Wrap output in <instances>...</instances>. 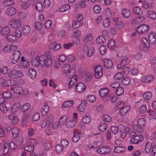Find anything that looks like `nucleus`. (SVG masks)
Instances as JSON below:
<instances>
[{"label": "nucleus", "mask_w": 156, "mask_h": 156, "mask_svg": "<svg viewBox=\"0 0 156 156\" xmlns=\"http://www.w3.org/2000/svg\"><path fill=\"white\" fill-rule=\"evenodd\" d=\"M21 104L20 103H16L14 104L11 107V109L12 112L18 111L20 108Z\"/></svg>", "instance_id": "obj_37"}, {"label": "nucleus", "mask_w": 156, "mask_h": 156, "mask_svg": "<svg viewBox=\"0 0 156 156\" xmlns=\"http://www.w3.org/2000/svg\"><path fill=\"white\" fill-rule=\"evenodd\" d=\"M148 39L150 43L152 44L156 43V34L153 32L150 33L148 36Z\"/></svg>", "instance_id": "obj_20"}, {"label": "nucleus", "mask_w": 156, "mask_h": 156, "mask_svg": "<svg viewBox=\"0 0 156 156\" xmlns=\"http://www.w3.org/2000/svg\"><path fill=\"white\" fill-rule=\"evenodd\" d=\"M36 9L38 11H42L43 9L42 5L40 2H37L35 5Z\"/></svg>", "instance_id": "obj_63"}, {"label": "nucleus", "mask_w": 156, "mask_h": 156, "mask_svg": "<svg viewBox=\"0 0 156 156\" xmlns=\"http://www.w3.org/2000/svg\"><path fill=\"white\" fill-rule=\"evenodd\" d=\"M94 76L96 78H100L102 75V69L101 66L97 65L94 69Z\"/></svg>", "instance_id": "obj_12"}, {"label": "nucleus", "mask_w": 156, "mask_h": 156, "mask_svg": "<svg viewBox=\"0 0 156 156\" xmlns=\"http://www.w3.org/2000/svg\"><path fill=\"white\" fill-rule=\"evenodd\" d=\"M20 1L23 4L22 5V8L24 9H27L28 7V2L30 0H20Z\"/></svg>", "instance_id": "obj_53"}, {"label": "nucleus", "mask_w": 156, "mask_h": 156, "mask_svg": "<svg viewBox=\"0 0 156 156\" xmlns=\"http://www.w3.org/2000/svg\"><path fill=\"white\" fill-rule=\"evenodd\" d=\"M125 105V103L122 100L119 101L116 104V107L118 109H120Z\"/></svg>", "instance_id": "obj_64"}, {"label": "nucleus", "mask_w": 156, "mask_h": 156, "mask_svg": "<svg viewBox=\"0 0 156 156\" xmlns=\"http://www.w3.org/2000/svg\"><path fill=\"white\" fill-rule=\"evenodd\" d=\"M81 32L80 31L78 30L76 31L73 32V34L71 35V38L74 40L75 39L78 38L81 36Z\"/></svg>", "instance_id": "obj_39"}, {"label": "nucleus", "mask_w": 156, "mask_h": 156, "mask_svg": "<svg viewBox=\"0 0 156 156\" xmlns=\"http://www.w3.org/2000/svg\"><path fill=\"white\" fill-rule=\"evenodd\" d=\"M93 38V36L91 33L87 34L83 38V41L85 42H87L91 41Z\"/></svg>", "instance_id": "obj_36"}, {"label": "nucleus", "mask_w": 156, "mask_h": 156, "mask_svg": "<svg viewBox=\"0 0 156 156\" xmlns=\"http://www.w3.org/2000/svg\"><path fill=\"white\" fill-rule=\"evenodd\" d=\"M87 104V103L85 100L83 101L78 108V111L80 112H83L85 110Z\"/></svg>", "instance_id": "obj_30"}, {"label": "nucleus", "mask_w": 156, "mask_h": 156, "mask_svg": "<svg viewBox=\"0 0 156 156\" xmlns=\"http://www.w3.org/2000/svg\"><path fill=\"white\" fill-rule=\"evenodd\" d=\"M19 129L16 127H14L12 129V135L14 136H17L19 134Z\"/></svg>", "instance_id": "obj_57"}, {"label": "nucleus", "mask_w": 156, "mask_h": 156, "mask_svg": "<svg viewBox=\"0 0 156 156\" xmlns=\"http://www.w3.org/2000/svg\"><path fill=\"white\" fill-rule=\"evenodd\" d=\"M129 130L130 129L129 127H125L122 131H121V136H127L129 135L128 132Z\"/></svg>", "instance_id": "obj_46"}, {"label": "nucleus", "mask_w": 156, "mask_h": 156, "mask_svg": "<svg viewBox=\"0 0 156 156\" xmlns=\"http://www.w3.org/2000/svg\"><path fill=\"white\" fill-rule=\"evenodd\" d=\"M139 2H142L143 7L145 9H150L152 6L151 4L145 1L142 2L141 1H139Z\"/></svg>", "instance_id": "obj_43"}, {"label": "nucleus", "mask_w": 156, "mask_h": 156, "mask_svg": "<svg viewBox=\"0 0 156 156\" xmlns=\"http://www.w3.org/2000/svg\"><path fill=\"white\" fill-rule=\"evenodd\" d=\"M76 123V122L75 120L68 121L65 123V126L68 128H71L73 127Z\"/></svg>", "instance_id": "obj_41"}, {"label": "nucleus", "mask_w": 156, "mask_h": 156, "mask_svg": "<svg viewBox=\"0 0 156 156\" xmlns=\"http://www.w3.org/2000/svg\"><path fill=\"white\" fill-rule=\"evenodd\" d=\"M131 107L129 105L124 106L120 109V112L121 115H124L130 109Z\"/></svg>", "instance_id": "obj_28"}, {"label": "nucleus", "mask_w": 156, "mask_h": 156, "mask_svg": "<svg viewBox=\"0 0 156 156\" xmlns=\"http://www.w3.org/2000/svg\"><path fill=\"white\" fill-rule=\"evenodd\" d=\"M17 15L21 20H24L27 17V14L24 12L20 11L17 13Z\"/></svg>", "instance_id": "obj_50"}, {"label": "nucleus", "mask_w": 156, "mask_h": 156, "mask_svg": "<svg viewBox=\"0 0 156 156\" xmlns=\"http://www.w3.org/2000/svg\"><path fill=\"white\" fill-rule=\"evenodd\" d=\"M149 28L148 26L145 24L141 25L137 27L136 31L139 34H142L147 32Z\"/></svg>", "instance_id": "obj_8"}, {"label": "nucleus", "mask_w": 156, "mask_h": 156, "mask_svg": "<svg viewBox=\"0 0 156 156\" xmlns=\"http://www.w3.org/2000/svg\"><path fill=\"white\" fill-rule=\"evenodd\" d=\"M109 92V90L107 88L101 89L99 91V95L101 97H104L107 95Z\"/></svg>", "instance_id": "obj_29"}, {"label": "nucleus", "mask_w": 156, "mask_h": 156, "mask_svg": "<svg viewBox=\"0 0 156 156\" xmlns=\"http://www.w3.org/2000/svg\"><path fill=\"white\" fill-rule=\"evenodd\" d=\"M83 1L80 2L77 5L78 8L80 9H83L86 8V5Z\"/></svg>", "instance_id": "obj_62"}, {"label": "nucleus", "mask_w": 156, "mask_h": 156, "mask_svg": "<svg viewBox=\"0 0 156 156\" xmlns=\"http://www.w3.org/2000/svg\"><path fill=\"white\" fill-rule=\"evenodd\" d=\"M21 55V52L20 51H15L10 56V59L11 63L12 64H15L19 61Z\"/></svg>", "instance_id": "obj_5"}, {"label": "nucleus", "mask_w": 156, "mask_h": 156, "mask_svg": "<svg viewBox=\"0 0 156 156\" xmlns=\"http://www.w3.org/2000/svg\"><path fill=\"white\" fill-rule=\"evenodd\" d=\"M49 110V107L48 105H44L43 106L41 111V114L44 115L48 113Z\"/></svg>", "instance_id": "obj_59"}, {"label": "nucleus", "mask_w": 156, "mask_h": 156, "mask_svg": "<svg viewBox=\"0 0 156 156\" xmlns=\"http://www.w3.org/2000/svg\"><path fill=\"white\" fill-rule=\"evenodd\" d=\"M30 104L29 103H26L22 105L21 109L24 112H26L30 109Z\"/></svg>", "instance_id": "obj_52"}, {"label": "nucleus", "mask_w": 156, "mask_h": 156, "mask_svg": "<svg viewBox=\"0 0 156 156\" xmlns=\"http://www.w3.org/2000/svg\"><path fill=\"white\" fill-rule=\"evenodd\" d=\"M9 78L12 79H16L23 77L24 76L23 73L19 70L12 69L8 73Z\"/></svg>", "instance_id": "obj_3"}, {"label": "nucleus", "mask_w": 156, "mask_h": 156, "mask_svg": "<svg viewBox=\"0 0 156 156\" xmlns=\"http://www.w3.org/2000/svg\"><path fill=\"white\" fill-rule=\"evenodd\" d=\"M74 103L73 100H67L63 103L62 106L64 108H68L73 106Z\"/></svg>", "instance_id": "obj_35"}, {"label": "nucleus", "mask_w": 156, "mask_h": 156, "mask_svg": "<svg viewBox=\"0 0 156 156\" xmlns=\"http://www.w3.org/2000/svg\"><path fill=\"white\" fill-rule=\"evenodd\" d=\"M153 97L152 93L150 91H146L142 95V99L146 102L147 103Z\"/></svg>", "instance_id": "obj_16"}, {"label": "nucleus", "mask_w": 156, "mask_h": 156, "mask_svg": "<svg viewBox=\"0 0 156 156\" xmlns=\"http://www.w3.org/2000/svg\"><path fill=\"white\" fill-rule=\"evenodd\" d=\"M145 123V119L143 118H141L138 119L137 125H133V128L134 130L140 133L143 131V129L141 126H144Z\"/></svg>", "instance_id": "obj_4"}, {"label": "nucleus", "mask_w": 156, "mask_h": 156, "mask_svg": "<svg viewBox=\"0 0 156 156\" xmlns=\"http://www.w3.org/2000/svg\"><path fill=\"white\" fill-rule=\"evenodd\" d=\"M3 99L5 100L10 98L12 97V94L9 91H6L2 94ZM3 100V101H5Z\"/></svg>", "instance_id": "obj_44"}, {"label": "nucleus", "mask_w": 156, "mask_h": 156, "mask_svg": "<svg viewBox=\"0 0 156 156\" xmlns=\"http://www.w3.org/2000/svg\"><path fill=\"white\" fill-rule=\"evenodd\" d=\"M131 80L127 76H125L123 78L121 81L122 84L124 85H128L130 83Z\"/></svg>", "instance_id": "obj_45"}, {"label": "nucleus", "mask_w": 156, "mask_h": 156, "mask_svg": "<svg viewBox=\"0 0 156 156\" xmlns=\"http://www.w3.org/2000/svg\"><path fill=\"white\" fill-rule=\"evenodd\" d=\"M28 75L30 78L32 79H34L37 75V73L35 70L34 69L31 68L29 69Z\"/></svg>", "instance_id": "obj_33"}, {"label": "nucleus", "mask_w": 156, "mask_h": 156, "mask_svg": "<svg viewBox=\"0 0 156 156\" xmlns=\"http://www.w3.org/2000/svg\"><path fill=\"white\" fill-rule=\"evenodd\" d=\"M3 4L4 6L7 7L13 5L14 4V2L12 0H5Z\"/></svg>", "instance_id": "obj_56"}, {"label": "nucleus", "mask_w": 156, "mask_h": 156, "mask_svg": "<svg viewBox=\"0 0 156 156\" xmlns=\"http://www.w3.org/2000/svg\"><path fill=\"white\" fill-rule=\"evenodd\" d=\"M51 53L49 51H47L41 55V66H45L47 68L51 67L52 64V60L50 57Z\"/></svg>", "instance_id": "obj_1"}, {"label": "nucleus", "mask_w": 156, "mask_h": 156, "mask_svg": "<svg viewBox=\"0 0 156 156\" xmlns=\"http://www.w3.org/2000/svg\"><path fill=\"white\" fill-rule=\"evenodd\" d=\"M70 5L68 4H65L60 6L58 9L59 12H65L70 9Z\"/></svg>", "instance_id": "obj_26"}, {"label": "nucleus", "mask_w": 156, "mask_h": 156, "mask_svg": "<svg viewBox=\"0 0 156 156\" xmlns=\"http://www.w3.org/2000/svg\"><path fill=\"white\" fill-rule=\"evenodd\" d=\"M115 27L119 30H121L123 29L125 27V25L123 23L120 21L115 25Z\"/></svg>", "instance_id": "obj_61"}, {"label": "nucleus", "mask_w": 156, "mask_h": 156, "mask_svg": "<svg viewBox=\"0 0 156 156\" xmlns=\"http://www.w3.org/2000/svg\"><path fill=\"white\" fill-rule=\"evenodd\" d=\"M121 14L124 18H128L130 15V12L128 9H123L121 10Z\"/></svg>", "instance_id": "obj_27"}, {"label": "nucleus", "mask_w": 156, "mask_h": 156, "mask_svg": "<svg viewBox=\"0 0 156 156\" xmlns=\"http://www.w3.org/2000/svg\"><path fill=\"white\" fill-rule=\"evenodd\" d=\"M107 127V124L105 122H102L98 125V128L99 131L103 132L106 130Z\"/></svg>", "instance_id": "obj_23"}, {"label": "nucleus", "mask_w": 156, "mask_h": 156, "mask_svg": "<svg viewBox=\"0 0 156 156\" xmlns=\"http://www.w3.org/2000/svg\"><path fill=\"white\" fill-rule=\"evenodd\" d=\"M82 25L81 22L76 20L73 21L72 27L73 28L76 29L81 26Z\"/></svg>", "instance_id": "obj_48"}, {"label": "nucleus", "mask_w": 156, "mask_h": 156, "mask_svg": "<svg viewBox=\"0 0 156 156\" xmlns=\"http://www.w3.org/2000/svg\"><path fill=\"white\" fill-rule=\"evenodd\" d=\"M18 49V46L16 45L8 44L5 46L3 51L4 52H8L13 51Z\"/></svg>", "instance_id": "obj_14"}, {"label": "nucleus", "mask_w": 156, "mask_h": 156, "mask_svg": "<svg viewBox=\"0 0 156 156\" xmlns=\"http://www.w3.org/2000/svg\"><path fill=\"white\" fill-rule=\"evenodd\" d=\"M142 41L143 44V48L145 51H147L149 48V44L147 39L145 37L142 39Z\"/></svg>", "instance_id": "obj_25"}, {"label": "nucleus", "mask_w": 156, "mask_h": 156, "mask_svg": "<svg viewBox=\"0 0 156 156\" xmlns=\"http://www.w3.org/2000/svg\"><path fill=\"white\" fill-rule=\"evenodd\" d=\"M8 119L12 124H17L19 121V118L17 115L13 113H12L8 115Z\"/></svg>", "instance_id": "obj_11"}, {"label": "nucleus", "mask_w": 156, "mask_h": 156, "mask_svg": "<svg viewBox=\"0 0 156 156\" xmlns=\"http://www.w3.org/2000/svg\"><path fill=\"white\" fill-rule=\"evenodd\" d=\"M115 42L113 40L110 39L108 41L107 46L109 49H112L114 48L115 47Z\"/></svg>", "instance_id": "obj_47"}, {"label": "nucleus", "mask_w": 156, "mask_h": 156, "mask_svg": "<svg viewBox=\"0 0 156 156\" xmlns=\"http://www.w3.org/2000/svg\"><path fill=\"white\" fill-rule=\"evenodd\" d=\"M16 9L13 7L9 8L6 10V14L9 16L14 15L16 12Z\"/></svg>", "instance_id": "obj_19"}, {"label": "nucleus", "mask_w": 156, "mask_h": 156, "mask_svg": "<svg viewBox=\"0 0 156 156\" xmlns=\"http://www.w3.org/2000/svg\"><path fill=\"white\" fill-rule=\"evenodd\" d=\"M6 38L7 41L10 42H15L17 41L16 36L13 34H9L7 35Z\"/></svg>", "instance_id": "obj_34"}, {"label": "nucleus", "mask_w": 156, "mask_h": 156, "mask_svg": "<svg viewBox=\"0 0 156 156\" xmlns=\"http://www.w3.org/2000/svg\"><path fill=\"white\" fill-rule=\"evenodd\" d=\"M101 61L104 63V66L107 68H112L113 65L112 61L110 59L106 58H102Z\"/></svg>", "instance_id": "obj_17"}, {"label": "nucleus", "mask_w": 156, "mask_h": 156, "mask_svg": "<svg viewBox=\"0 0 156 156\" xmlns=\"http://www.w3.org/2000/svg\"><path fill=\"white\" fill-rule=\"evenodd\" d=\"M147 16L151 20L156 19V12L153 10H149L147 12Z\"/></svg>", "instance_id": "obj_22"}, {"label": "nucleus", "mask_w": 156, "mask_h": 156, "mask_svg": "<svg viewBox=\"0 0 156 156\" xmlns=\"http://www.w3.org/2000/svg\"><path fill=\"white\" fill-rule=\"evenodd\" d=\"M154 79V77L152 75H148L142 76L140 81L143 83H149L152 82Z\"/></svg>", "instance_id": "obj_13"}, {"label": "nucleus", "mask_w": 156, "mask_h": 156, "mask_svg": "<svg viewBox=\"0 0 156 156\" xmlns=\"http://www.w3.org/2000/svg\"><path fill=\"white\" fill-rule=\"evenodd\" d=\"M86 88V86L84 83L80 82L76 85L75 90L78 93H81L85 90Z\"/></svg>", "instance_id": "obj_15"}, {"label": "nucleus", "mask_w": 156, "mask_h": 156, "mask_svg": "<svg viewBox=\"0 0 156 156\" xmlns=\"http://www.w3.org/2000/svg\"><path fill=\"white\" fill-rule=\"evenodd\" d=\"M68 119V117L67 115H64L61 116L60 118L59 121V122L61 124H64L65 122H67Z\"/></svg>", "instance_id": "obj_58"}, {"label": "nucleus", "mask_w": 156, "mask_h": 156, "mask_svg": "<svg viewBox=\"0 0 156 156\" xmlns=\"http://www.w3.org/2000/svg\"><path fill=\"white\" fill-rule=\"evenodd\" d=\"M10 89L13 91L14 93L19 95H27L28 93V89L23 88L17 84L11 85Z\"/></svg>", "instance_id": "obj_2"}, {"label": "nucleus", "mask_w": 156, "mask_h": 156, "mask_svg": "<svg viewBox=\"0 0 156 156\" xmlns=\"http://www.w3.org/2000/svg\"><path fill=\"white\" fill-rule=\"evenodd\" d=\"M41 57V55L40 56L36 55L33 57L31 62L32 66L34 67H37L41 65V61L42 60Z\"/></svg>", "instance_id": "obj_10"}, {"label": "nucleus", "mask_w": 156, "mask_h": 156, "mask_svg": "<svg viewBox=\"0 0 156 156\" xmlns=\"http://www.w3.org/2000/svg\"><path fill=\"white\" fill-rule=\"evenodd\" d=\"M147 110L146 105H143L140 107L138 109V111L140 113H145Z\"/></svg>", "instance_id": "obj_60"}, {"label": "nucleus", "mask_w": 156, "mask_h": 156, "mask_svg": "<svg viewBox=\"0 0 156 156\" xmlns=\"http://www.w3.org/2000/svg\"><path fill=\"white\" fill-rule=\"evenodd\" d=\"M83 50L84 52H87V55L89 57H91L95 51L94 48L93 46H89L87 45H83Z\"/></svg>", "instance_id": "obj_7"}, {"label": "nucleus", "mask_w": 156, "mask_h": 156, "mask_svg": "<svg viewBox=\"0 0 156 156\" xmlns=\"http://www.w3.org/2000/svg\"><path fill=\"white\" fill-rule=\"evenodd\" d=\"M10 27L8 26H5L2 28L0 30V34L1 36H6L10 32Z\"/></svg>", "instance_id": "obj_18"}, {"label": "nucleus", "mask_w": 156, "mask_h": 156, "mask_svg": "<svg viewBox=\"0 0 156 156\" xmlns=\"http://www.w3.org/2000/svg\"><path fill=\"white\" fill-rule=\"evenodd\" d=\"M40 113L39 112H36L33 115L31 119L34 121H37L40 119Z\"/></svg>", "instance_id": "obj_55"}, {"label": "nucleus", "mask_w": 156, "mask_h": 156, "mask_svg": "<svg viewBox=\"0 0 156 156\" xmlns=\"http://www.w3.org/2000/svg\"><path fill=\"white\" fill-rule=\"evenodd\" d=\"M54 119V116L52 115H50L46 117L45 120L46 122L47 125L49 126L51 125Z\"/></svg>", "instance_id": "obj_32"}, {"label": "nucleus", "mask_w": 156, "mask_h": 156, "mask_svg": "<svg viewBox=\"0 0 156 156\" xmlns=\"http://www.w3.org/2000/svg\"><path fill=\"white\" fill-rule=\"evenodd\" d=\"M124 76L123 74L121 72H118L114 75V78L115 80H121Z\"/></svg>", "instance_id": "obj_49"}, {"label": "nucleus", "mask_w": 156, "mask_h": 156, "mask_svg": "<svg viewBox=\"0 0 156 156\" xmlns=\"http://www.w3.org/2000/svg\"><path fill=\"white\" fill-rule=\"evenodd\" d=\"M0 83H1L4 87H7L11 85V80H6L2 78H0Z\"/></svg>", "instance_id": "obj_24"}, {"label": "nucleus", "mask_w": 156, "mask_h": 156, "mask_svg": "<svg viewBox=\"0 0 156 156\" xmlns=\"http://www.w3.org/2000/svg\"><path fill=\"white\" fill-rule=\"evenodd\" d=\"M106 41L105 38L103 36H100L98 37L96 39V42L99 44H104Z\"/></svg>", "instance_id": "obj_40"}, {"label": "nucleus", "mask_w": 156, "mask_h": 156, "mask_svg": "<svg viewBox=\"0 0 156 156\" xmlns=\"http://www.w3.org/2000/svg\"><path fill=\"white\" fill-rule=\"evenodd\" d=\"M21 61L20 62V66L23 68L28 69L29 65V62L25 60L24 57L23 56L21 57Z\"/></svg>", "instance_id": "obj_21"}, {"label": "nucleus", "mask_w": 156, "mask_h": 156, "mask_svg": "<svg viewBox=\"0 0 156 156\" xmlns=\"http://www.w3.org/2000/svg\"><path fill=\"white\" fill-rule=\"evenodd\" d=\"M31 30V29L28 25H26L23 26V35L26 36L27 35Z\"/></svg>", "instance_id": "obj_31"}, {"label": "nucleus", "mask_w": 156, "mask_h": 156, "mask_svg": "<svg viewBox=\"0 0 156 156\" xmlns=\"http://www.w3.org/2000/svg\"><path fill=\"white\" fill-rule=\"evenodd\" d=\"M70 66L69 64H66L64 65L62 68V73L63 74H65L68 72L69 74H74L75 72V68L74 67H71L70 69Z\"/></svg>", "instance_id": "obj_9"}, {"label": "nucleus", "mask_w": 156, "mask_h": 156, "mask_svg": "<svg viewBox=\"0 0 156 156\" xmlns=\"http://www.w3.org/2000/svg\"><path fill=\"white\" fill-rule=\"evenodd\" d=\"M133 11L135 14L138 15H141L143 13V11L139 6L134 7L133 9Z\"/></svg>", "instance_id": "obj_38"}, {"label": "nucleus", "mask_w": 156, "mask_h": 156, "mask_svg": "<svg viewBox=\"0 0 156 156\" xmlns=\"http://www.w3.org/2000/svg\"><path fill=\"white\" fill-rule=\"evenodd\" d=\"M103 25L105 27H109L110 25V19L108 18H105L103 20Z\"/></svg>", "instance_id": "obj_51"}, {"label": "nucleus", "mask_w": 156, "mask_h": 156, "mask_svg": "<svg viewBox=\"0 0 156 156\" xmlns=\"http://www.w3.org/2000/svg\"><path fill=\"white\" fill-rule=\"evenodd\" d=\"M103 120L106 122H110L112 121V119L110 116L108 115H104L102 117Z\"/></svg>", "instance_id": "obj_54"}, {"label": "nucleus", "mask_w": 156, "mask_h": 156, "mask_svg": "<svg viewBox=\"0 0 156 156\" xmlns=\"http://www.w3.org/2000/svg\"><path fill=\"white\" fill-rule=\"evenodd\" d=\"M124 92V89L122 87L119 86L115 90V93L118 96H119L123 94Z\"/></svg>", "instance_id": "obj_42"}, {"label": "nucleus", "mask_w": 156, "mask_h": 156, "mask_svg": "<svg viewBox=\"0 0 156 156\" xmlns=\"http://www.w3.org/2000/svg\"><path fill=\"white\" fill-rule=\"evenodd\" d=\"M8 24L12 28L14 29L19 28L21 25L19 20L13 18L10 19Z\"/></svg>", "instance_id": "obj_6"}]
</instances>
